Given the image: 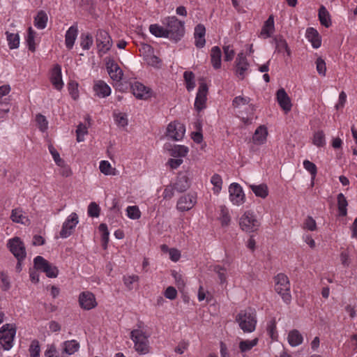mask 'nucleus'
<instances>
[{"label":"nucleus","mask_w":357,"mask_h":357,"mask_svg":"<svg viewBox=\"0 0 357 357\" xmlns=\"http://www.w3.org/2000/svg\"><path fill=\"white\" fill-rule=\"evenodd\" d=\"M99 231L102 233V247L105 250L107 248L109 235L107 225L101 223L99 225Z\"/></svg>","instance_id":"obj_42"},{"label":"nucleus","mask_w":357,"mask_h":357,"mask_svg":"<svg viewBox=\"0 0 357 357\" xmlns=\"http://www.w3.org/2000/svg\"><path fill=\"white\" fill-rule=\"evenodd\" d=\"M275 44V50L278 52H282L284 50H287L288 44L282 36H276L273 39Z\"/></svg>","instance_id":"obj_43"},{"label":"nucleus","mask_w":357,"mask_h":357,"mask_svg":"<svg viewBox=\"0 0 357 357\" xmlns=\"http://www.w3.org/2000/svg\"><path fill=\"white\" fill-rule=\"evenodd\" d=\"M248 66L249 63L243 53L238 54L236 59V73L241 79H244V73L247 70Z\"/></svg>","instance_id":"obj_19"},{"label":"nucleus","mask_w":357,"mask_h":357,"mask_svg":"<svg viewBox=\"0 0 357 357\" xmlns=\"http://www.w3.org/2000/svg\"><path fill=\"white\" fill-rule=\"evenodd\" d=\"M78 222V215L75 213H72L68 219L63 222L62 229L60 231V236L61 238L68 237L72 234L73 229Z\"/></svg>","instance_id":"obj_12"},{"label":"nucleus","mask_w":357,"mask_h":357,"mask_svg":"<svg viewBox=\"0 0 357 357\" xmlns=\"http://www.w3.org/2000/svg\"><path fill=\"white\" fill-rule=\"evenodd\" d=\"M224 54H225V61H231L234 56V51L229 45H226L223 47Z\"/></svg>","instance_id":"obj_58"},{"label":"nucleus","mask_w":357,"mask_h":357,"mask_svg":"<svg viewBox=\"0 0 357 357\" xmlns=\"http://www.w3.org/2000/svg\"><path fill=\"white\" fill-rule=\"evenodd\" d=\"M221 57L222 52L219 47L215 46L212 47L211 52V61L213 67L215 69H218L221 66Z\"/></svg>","instance_id":"obj_29"},{"label":"nucleus","mask_w":357,"mask_h":357,"mask_svg":"<svg viewBox=\"0 0 357 357\" xmlns=\"http://www.w3.org/2000/svg\"><path fill=\"white\" fill-rule=\"evenodd\" d=\"M77 33H78V29L76 26H70L68 29V30L66 31V36H65V38H66L65 42H66V47L68 50H70L73 48L75 41L77 36Z\"/></svg>","instance_id":"obj_25"},{"label":"nucleus","mask_w":357,"mask_h":357,"mask_svg":"<svg viewBox=\"0 0 357 357\" xmlns=\"http://www.w3.org/2000/svg\"><path fill=\"white\" fill-rule=\"evenodd\" d=\"M79 348V344L76 340H68L66 341L63 344V349L61 355L64 354L68 355H72L78 351Z\"/></svg>","instance_id":"obj_28"},{"label":"nucleus","mask_w":357,"mask_h":357,"mask_svg":"<svg viewBox=\"0 0 357 357\" xmlns=\"http://www.w3.org/2000/svg\"><path fill=\"white\" fill-rule=\"evenodd\" d=\"M51 82L55 89L60 90L63 86L61 77V68L58 64L55 65L52 71Z\"/></svg>","instance_id":"obj_22"},{"label":"nucleus","mask_w":357,"mask_h":357,"mask_svg":"<svg viewBox=\"0 0 357 357\" xmlns=\"http://www.w3.org/2000/svg\"><path fill=\"white\" fill-rule=\"evenodd\" d=\"M250 188L257 197L265 198L268 195V188L265 184H260L258 185H250Z\"/></svg>","instance_id":"obj_37"},{"label":"nucleus","mask_w":357,"mask_h":357,"mask_svg":"<svg viewBox=\"0 0 357 357\" xmlns=\"http://www.w3.org/2000/svg\"><path fill=\"white\" fill-rule=\"evenodd\" d=\"M259 222L255 218L253 213L246 211L240 218L239 225L241 229L246 232H254L259 227Z\"/></svg>","instance_id":"obj_7"},{"label":"nucleus","mask_w":357,"mask_h":357,"mask_svg":"<svg viewBox=\"0 0 357 357\" xmlns=\"http://www.w3.org/2000/svg\"><path fill=\"white\" fill-rule=\"evenodd\" d=\"M165 149L169 151V155L174 158L185 157L188 153V148L183 145L166 144Z\"/></svg>","instance_id":"obj_21"},{"label":"nucleus","mask_w":357,"mask_h":357,"mask_svg":"<svg viewBox=\"0 0 357 357\" xmlns=\"http://www.w3.org/2000/svg\"><path fill=\"white\" fill-rule=\"evenodd\" d=\"M15 334L14 325L6 324L0 328V344L4 350L8 351L13 347Z\"/></svg>","instance_id":"obj_4"},{"label":"nucleus","mask_w":357,"mask_h":357,"mask_svg":"<svg viewBox=\"0 0 357 357\" xmlns=\"http://www.w3.org/2000/svg\"><path fill=\"white\" fill-rule=\"evenodd\" d=\"M36 121L39 129L42 132H45L47 129L48 122L45 116L40 114H37L36 117Z\"/></svg>","instance_id":"obj_49"},{"label":"nucleus","mask_w":357,"mask_h":357,"mask_svg":"<svg viewBox=\"0 0 357 357\" xmlns=\"http://www.w3.org/2000/svg\"><path fill=\"white\" fill-rule=\"evenodd\" d=\"M93 89L98 96L103 98L109 96L111 93L110 87L102 80H99L96 82Z\"/></svg>","instance_id":"obj_27"},{"label":"nucleus","mask_w":357,"mask_h":357,"mask_svg":"<svg viewBox=\"0 0 357 357\" xmlns=\"http://www.w3.org/2000/svg\"><path fill=\"white\" fill-rule=\"evenodd\" d=\"M93 37L90 33H82L81 35L80 45L84 50H89L93 45Z\"/></svg>","instance_id":"obj_44"},{"label":"nucleus","mask_w":357,"mask_h":357,"mask_svg":"<svg viewBox=\"0 0 357 357\" xmlns=\"http://www.w3.org/2000/svg\"><path fill=\"white\" fill-rule=\"evenodd\" d=\"M49 150H50V152L52 154L56 164L59 167L64 166V164H65L64 160L60 158L59 153H58V151L54 149V147L52 145L49 146Z\"/></svg>","instance_id":"obj_48"},{"label":"nucleus","mask_w":357,"mask_h":357,"mask_svg":"<svg viewBox=\"0 0 357 357\" xmlns=\"http://www.w3.org/2000/svg\"><path fill=\"white\" fill-rule=\"evenodd\" d=\"M240 328L245 333H251L255 331L257 320L255 315L250 312L241 311L236 318Z\"/></svg>","instance_id":"obj_5"},{"label":"nucleus","mask_w":357,"mask_h":357,"mask_svg":"<svg viewBox=\"0 0 357 357\" xmlns=\"http://www.w3.org/2000/svg\"><path fill=\"white\" fill-rule=\"evenodd\" d=\"M1 280L3 283V285L1 287V289L3 291H7L10 287V284L8 280V275L3 272L1 271L0 273Z\"/></svg>","instance_id":"obj_60"},{"label":"nucleus","mask_w":357,"mask_h":357,"mask_svg":"<svg viewBox=\"0 0 357 357\" xmlns=\"http://www.w3.org/2000/svg\"><path fill=\"white\" fill-rule=\"evenodd\" d=\"M100 170L105 175H116V170L115 168H112L110 163L108 161L102 160L100 163Z\"/></svg>","instance_id":"obj_38"},{"label":"nucleus","mask_w":357,"mask_h":357,"mask_svg":"<svg viewBox=\"0 0 357 357\" xmlns=\"http://www.w3.org/2000/svg\"><path fill=\"white\" fill-rule=\"evenodd\" d=\"M173 186L178 192L186 191L190 186L189 178L186 174L183 172L178 173L176 181L173 184Z\"/></svg>","instance_id":"obj_17"},{"label":"nucleus","mask_w":357,"mask_h":357,"mask_svg":"<svg viewBox=\"0 0 357 357\" xmlns=\"http://www.w3.org/2000/svg\"><path fill=\"white\" fill-rule=\"evenodd\" d=\"M220 220L222 226H228L230 222L231 219L229 214V211L225 206H220Z\"/></svg>","instance_id":"obj_45"},{"label":"nucleus","mask_w":357,"mask_h":357,"mask_svg":"<svg viewBox=\"0 0 357 357\" xmlns=\"http://www.w3.org/2000/svg\"><path fill=\"white\" fill-rule=\"evenodd\" d=\"M274 29V18L273 15H271L264 22V24L260 33V36H263L264 38H269L271 36V34L273 33Z\"/></svg>","instance_id":"obj_26"},{"label":"nucleus","mask_w":357,"mask_h":357,"mask_svg":"<svg viewBox=\"0 0 357 357\" xmlns=\"http://www.w3.org/2000/svg\"><path fill=\"white\" fill-rule=\"evenodd\" d=\"M250 101V98H244L242 96H237L233 100V105L236 107L240 105H248Z\"/></svg>","instance_id":"obj_61"},{"label":"nucleus","mask_w":357,"mask_h":357,"mask_svg":"<svg viewBox=\"0 0 357 357\" xmlns=\"http://www.w3.org/2000/svg\"><path fill=\"white\" fill-rule=\"evenodd\" d=\"M47 22V14L40 10L38 12V15L35 17L34 25L40 29H45Z\"/></svg>","instance_id":"obj_35"},{"label":"nucleus","mask_w":357,"mask_h":357,"mask_svg":"<svg viewBox=\"0 0 357 357\" xmlns=\"http://www.w3.org/2000/svg\"><path fill=\"white\" fill-rule=\"evenodd\" d=\"M40 345L39 342L36 340H33L31 342L29 351L31 354V357H39L40 355Z\"/></svg>","instance_id":"obj_52"},{"label":"nucleus","mask_w":357,"mask_h":357,"mask_svg":"<svg viewBox=\"0 0 357 357\" xmlns=\"http://www.w3.org/2000/svg\"><path fill=\"white\" fill-rule=\"evenodd\" d=\"M87 128L83 123H79L76 130L77 141L78 142H83L84 140V135L87 134Z\"/></svg>","instance_id":"obj_50"},{"label":"nucleus","mask_w":357,"mask_h":357,"mask_svg":"<svg viewBox=\"0 0 357 357\" xmlns=\"http://www.w3.org/2000/svg\"><path fill=\"white\" fill-rule=\"evenodd\" d=\"M195 102V107L198 112L202 111L206 107V96L208 93L207 84L202 79Z\"/></svg>","instance_id":"obj_11"},{"label":"nucleus","mask_w":357,"mask_h":357,"mask_svg":"<svg viewBox=\"0 0 357 357\" xmlns=\"http://www.w3.org/2000/svg\"><path fill=\"white\" fill-rule=\"evenodd\" d=\"M167 36L171 40L178 42L184 36V22L178 20L176 17H169L166 19Z\"/></svg>","instance_id":"obj_1"},{"label":"nucleus","mask_w":357,"mask_h":357,"mask_svg":"<svg viewBox=\"0 0 357 357\" xmlns=\"http://www.w3.org/2000/svg\"><path fill=\"white\" fill-rule=\"evenodd\" d=\"M267 135L266 128L264 126H260L254 133L253 142L257 144H262L266 140Z\"/></svg>","instance_id":"obj_30"},{"label":"nucleus","mask_w":357,"mask_h":357,"mask_svg":"<svg viewBox=\"0 0 357 357\" xmlns=\"http://www.w3.org/2000/svg\"><path fill=\"white\" fill-rule=\"evenodd\" d=\"M277 100L281 108L285 113L289 112L291 109V102L290 98L283 88L278 90L276 93Z\"/></svg>","instance_id":"obj_16"},{"label":"nucleus","mask_w":357,"mask_h":357,"mask_svg":"<svg viewBox=\"0 0 357 357\" xmlns=\"http://www.w3.org/2000/svg\"><path fill=\"white\" fill-rule=\"evenodd\" d=\"M213 271L218 274L220 282L221 284H223L226 282L227 278L224 273L225 271V268L224 267H222L219 265L215 266L213 268Z\"/></svg>","instance_id":"obj_55"},{"label":"nucleus","mask_w":357,"mask_h":357,"mask_svg":"<svg viewBox=\"0 0 357 357\" xmlns=\"http://www.w3.org/2000/svg\"><path fill=\"white\" fill-rule=\"evenodd\" d=\"M303 166L305 169L310 173L312 179H314L317 172L316 165L313 162L306 160L303 162Z\"/></svg>","instance_id":"obj_53"},{"label":"nucleus","mask_w":357,"mask_h":357,"mask_svg":"<svg viewBox=\"0 0 357 357\" xmlns=\"http://www.w3.org/2000/svg\"><path fill=\"white\" fill-rule=\"evenodd\" d=\"M185 132V127L183 124L174 121L167 126L166 135L174 141H179L183 138Z\"/></svg>","instance_id":"obj_9"},{"label":"nucleus","mask_w":357,"mask_h":357,"mask_svg":"<svg viewBox=\"0 0 357 357\" xmlns=\"http://www.w3.org/2000/svg\"><path fill=\"white\" fill-rule=\"evenodd\" d=\"M7 36V40L8 42V45L10 49H16L19 47L20 44V36L19 35L15 33H10L9 32L6 33Z\"/></svg>","instance_id":"obj_40"},{"label":"nucleus","mask_w":357,"mask_h":357,"mask_svg":"<svg viewBox=\"0 0 357 357\" xmlns=\"http://www.w3.org/2000/svg\"><path fill=\"white\" fill-rule=\"evenodd\" d=\"M34 268L46 274L48 278H56L59 270L56 266H53L47 260L41 256H37L33 259Z\"/></svg>","instance_id":"obj_6"},{"label":"nucleus","mask_w":357,"mask_h":357,"mask_svg":"<svg viewBox=\"0 0 357 357\" xmlns=\"http://www.w3.org/2000/svg\"><path fill=\"white\" fill-rule=\"evenodd\" d=\"M131 89L137 99L146 100L151 96V90L138 82L131 85Z\"/></svg>","instance_id":"obj_14"},{"label":"nucleus","mask_w":357,"mask_h":357,"mask_svg":"<svg viewBox=\"0 0 357 357\" xmlns=\"http://www.w3.org/2000/svg\"><path fill=\"white\" fill-rule=\"evenodd\" d=\"M313 144L317 146H324L326 144L325 135L322 130H319L314 133L313 137Z\"/></svg>","instance_id":"obj_46"},{"label":"nucleus","mask_w":357,"mask_h":357,"mask_svg":"<svg viewBox=\"0 0 357 357\" xmlns=\"http://www.w3.org/2000/svg\"><path fill=\"white\" fill-rule=\"evenodd\" d=\"M230 200L233 204L239 205L244 202L245 195L239 184L234 183L229 188Z\"/></svg>","instance_id":"obj_13"},{"label":"nucleus","mask_w":357,"mask_h":357,"mask_svg":"<svg viewBox=\"0 0 357 357\" xmlns=\"http://www.w3.org/2000/svg\"><path fill=\"white\" fill-rule=\"evenodd\" d=\"M7 247L15 258H26V252L25 245L20 237L15 236L9 239Z\"/></svg>","instance_id":"obj_8"},{"label":"nucleus","mask_w":357,"mask_h":357,"mask_svg":"<svg viewBox=\"0 0 357 357\" xmlns=\"http://www.w3.org/2000/svg\"><path fill=\"white\" fill-rule=\"evenodd\" d=\"M78 84L76 82H72L68 84V90L73 99H76L78 96Z\"/></svg>","instance_id":"obj_62"},{"label":"nucleus","mask_w":357,"mask_h":357,"mask_svg":"<svg viewBox=\"0 0 357 357\" xmlns=\"http://www.w3.org/2000/svg\"><path fill=\"white\" fill-rule=\"evenodd\" d=\"M149 31L150 32L156 37H164V38H168L167 36V27L164 28L161 26H159L158 24H151L149 26Z\"/></svg>","instance_id":"obj_36"},{"label":"nucleus","mask_w":357,"mask_h":357,"mask_svg":"<svg viewBox=\"0 0 357 357\" xmlns=\"http://www.w3.org/2000/svg\"><path fill=\"white\" fill-rule=\"evenodd\" d=\"M144 50H145L146 54L144 56V59L146 63L153 67H158V65L160 63V59L153 54V50L151 45H146L144 47Z\"/></svg>","instance_id":"obj_24"},{"label":"nucleus","mask_w":357,"mask_h":357,"mask_svg":"<svg viewBox=\"0 0 357 357\" xmlns=\"http://www.w3.org/2000/svg\"><path fill=\"white\" fill-rule=\"evenodd\" d=\"M275 290L279 294L282 300L288 303L290 302L291 296L290 291V283L287 275L280 273L275 277Z\"/></svg>","instance_id":"obj_2"},{"label":"nucleus","mask_w":357,"mask_h":357,"mask_svg":"<svg viewBox=\"0 0 357 357\" xmlns=\"http://www.w3.org/2000/svg\"><path fill=\"white\" fill-rule=\"evenodd\" d=\"M100 207L96 202H91L88 207V214L91 217H98L100 215Z\"/></svg>","instance_id":"obj_54"},{"label":"nucleus","mask_w":357,"mask_h":357,"mask_svg":"<svg viewBox=\"0 0 357 357\" xmlns=\"http://www.w3.org/2000/svg\"><path fill=\"white\" fill-rule=\"evenodd\" d=\"M116 121L120 126L125 127L128 125L127 115L123 113H119L115 116Z\"/></svg>","instance_id":"obj_59"},{"label":"nucleus","mask_w":357,"mask_h":357,"mask_svg":"<svg viewBox=\"0 0 357 357\" xmlns=\"http://www.w3.org/2000/svg\"><path fill=\"white\" fill-rule=\"evenodd\" d=\"M96 43L98 52H107L112 47V39L108 33L103 30H99L96 34Z\"/></svg>","instance_id":"obj_10"},{"label":"nucleus","mask_w":357,"mask_h":357,"mask_svg":"<svg viewBox=\"0 0 357 357\" xmlns=\"http://www.w3.org/2000/svg\"><path fill=\"white\" fill-rule=\"evenodd\" d=\"M303 340V336L298 330H292L288 334V342L291 347L300 345Z\"/></svg>","instance_id":"obj_32"},{"label":"nucleus","mask_w":357,"mask_h":357,"mask_svg":"<svg viewBox=\"0 0 357 357\" xmlns=\"http://www.w3.org/2000/svg\"><path fill=\"white\" fill-rule=\"evenodd\" d=\"M35 36L36 32L32 29L31 27H29L28 29L26 43L29 46V50L31 52H34L36 50V45L34 42Z\"/></svg>","instance_id":"obj_47"},{"label":"nucleus","mask_w":357,"mask_h":357,"mask_svg":"<svg viewBox=\"0 0 357 357\" xmlns=\"http://www.w3.org/2000/svg\"><path fill=\"white\" fill-rule=\"evenodd\" d=\"M205 33L206 29L203 24H199L195 26L194 33V37L195 39V45L197 48H202L205 45Z\"/></svg>","instance_id":"obj_20"},{"label":"nucleus","mask_w":357,"mask_h":357,"mask_svg":"<svg viewBox=\"0 0 357 357\" xmlns=\"http://www.w3.org/2000/svg\"><path fill=\"white\" fill-rule=\"evenodd\" d=\"M317 70L319 75L325 76L326 75V63L321 57L318 58L316 61Z\"/></svg>","instance_id":"obj_56"},{"label":"nucleus","mask_w":357,"mask_h":357,"mask_svg":"<svg viewBox=\"0 0 357 357\" xmlns=\"http://www.w3.org/2000/svg\"><path fill=\"white\" fill-rule=\"evenodd\" d=\"M337 207L340 215L346 216L347 214L348 202L345 196L342 193H339L337 196Z\"/></svg>","instance_id":"obj_33"},{"label":"nucleus","mask_w":357,"mask_h":357,"mask_svg":"<svg viewBox=\"0 0 357 357\" xmlns=\"http://www.w3.org/2000/svg\"><path fill=\"white\" fill-rule=\"evenodd\" d=\"M79 303L81 307L86 310H89L97 305L94 295L89 291L82 292L79 294Z\"/></svg>","instance_id":"obj_15"},{"label":"nucleus","mask_w":357,"mask_h":357,"mask_svg":"<svg viewBox=\"0 0 357 357\" xmlns=\"http://www.w3.org/2000/svg\"><path fill=\"white\" fill-rule=\"evenodd\" d=\"M305 228L310 230L314 231L316 229L317 225L315 220L310 216H308L305 222H304Z\"/></svg>","instance_id":"obj_63"},{"label":"nucleus","mask_w":357,"mask_h":357,"mask_svg":"<svg viewBox=\"0 0 357 357\" xmlns=\"http://www.w3.org/2000/svg\"><path fill=\"white\" fill-rule=\"evenodd\" d=\"M319 19L323 26L329 27L331 25L329 13L324 6L319 9Z\"/></svg>","instance_id":"obj_34"},{"label":"nucleus","mask_w":357,"mask_h":357,"mask_svg":"<svg viewBox=\"0 0 357 357\" xmlns=\"http://www.w3.org/2000/svg\"><path fill=\"white\" fill-rule=\"evenodd\" d=\"M10 219L13 222L21 223L22 225H29V220L23 215L20 208H15L12 210Z\"/></svg>","instance_id":"obj_31"},{"label":"nucleus","mask_w":357,"mask_h":357,"mask_svg":"<svg viewBox=\"0 0 357 357\" xmlns=\"http://www.w3.org/2000/svg\"><path fill=\"white\" fill-rule=\"evenodd\" d=\"M128 216L133 220L139 219L140 218L141 213L138 206H132L127 208Z\"/></svg>","instance_id":"obj_51"},{"label":"nucleus","mask_w":357,"mask_h":357,"mask_svg":"<svg viewBox=\"0 0 357 357\" xmlns=\"http://www.w3.org/2000/svg\"><path fill=\"white\" fill-rule=\"evenodd\" d=\"M130 338L135 344V349L140 354L149 351L148 336L142 330L135 329L130 333Z\"/></svg>","instance_id":"obj_3"},{"label":"nucleus","mask_w":357,"mask_h":357,"mask_svg":"<svg viewBox=\"0 0 357 357\" xmlns=\"http://www.w3.org/2000/svg\"><path fill=\"white\" fill-rule=\"evenodd\" d=\"M139 280V277L135 275H128L123 277V282L125 285L129 289H132V284L135 282H137Z\"/></svg>","instance_id":"obj_57"},{"label":"nucleus","mask_w":357,"mask_h":357,"mask_svg":"<svg viewBox=\"0 0 357 357\" xmlns=\"http://www.w3.org/2000/svg\"><path fill=\"white\" fill-rule=\"evenodd\" d=\"M258 343V338H255L252 340H241L239 342V349L241 352H246L250 351L252 347Z\"/></svg>","instance_id":"obj_39"},{"label":"nucleus","mask_w":357,"mask_h":357,"mask_svg":"<svg viewBox=\"0 0 357 357\" xmlns=\"http://www.w3.org/2000/svg\"><path fill=\"white\" fill-rule=\"evenodd\" d=\"M195 203V197L188 194L180 197L177 202V208L181 211H186L191 209Z\"/></svg>","instance_id":"obj_18"},{"label":"nucleus","mask_w":357,"mask_h":357,"mask_svg":"<svg viewBox=\"0 0 357 357\" xmlns=\"http://www.w3.org/2000/svg\"><path fill=\"white\" fill-rule=\"evenodd\" d=\"M177 296V291L173 287H168L165 291V296L170 300H174Z\"/></svg>","instance_id":"obj_64"},{"label":"nucleus","mask_w":357,"mask_h":357,"mask_svg":"<svg viewBox=\"0 0 357 357\" xmlns=\"http://www.w3.org/2000/svg\"><path fill=\"white\" fill-rule=\"evenodd\" d=\"M114 68V70H109L110 77L114 81H120L123 77V71L117 63H112V68Z\"/></svg>","instance_id":"obj_41"},{"label":"nucleus","mask_w":357,"mask_h":357,"mask_svg":"<svg viewBox=\"0 0 357 357\" xmlns=\"http://www.w3.org/2000/svg\"><path fill=\"white\" fill-rule=\"evenodd\" d=\"M305 36L307 40L312 43V46L314 48H319L321 45V37L318 31L312 28L309 27L306 30Z\"/></svg>","instance_id":"obj_23"}]
</instances>
